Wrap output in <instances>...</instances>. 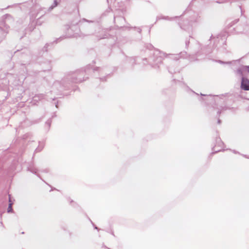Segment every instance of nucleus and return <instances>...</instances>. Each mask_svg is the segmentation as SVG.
<instances>
[{
	"instance_id": "f257e3e1",
	"label": "nucleus",
	"mask_w": 249,
	"mask_h": 249,
	"mask_svg": "<svg viewBox=\"0 0 249 249\" xmlns=\"http://www.w3.org/2000/svg\"><path fill=\"white\" fill-rule=\"evenodd\" d=\"M185 14L187 15L188 19L178 23L180 28L184 30H189L190 27L195 26L200 21V16L198 13L187 10L185 12Z\"/></svg>"
},
{
	"instance_id": "f03ea898",
	"label": "nucleus",
	"mask_w": 249,
	"mask_h": 249,
	"mask_svg": "<svg viewBox=\"0 0 249 249\" xmlns=\"http://www.w3.org/2000/svg\"><path fill=\"white\" fill-rule=\"evenodd\" d=\"M92 69V71L95 72L96 71H99L100 72L103 73V69L100 68H95L92 69L91 66L89 65L86 67V68L84 71L83 70H77L71 75H69L67 79H71V82L73 83H79L86 80L84 77V73L88 72Z\"/></svg>"
},
{
	"instance_id": "7ed1b4c3",
	"label": "nucleus",
	"mask_w": 249,
	"mask_h": 249,
	"mask_svg": "<svg viewBox=\"0 0 249 249\" xmlns=\"http://www.w3.org/2000/svg\"><path fill=\"white\" fill-rule=\"evenodd\" d=\"M184 53H181L179 54H166L163 52H161L159 51H156L154 53V56L156 57V59H152L153 63H150V64L154 66V65H157L159 63H160L162 61V57L163 56L167 58H169L171 59L177 60L181 57H184Z\"/></svg>"
},
{
	"instance_id": "20e7f679",
	"label": "nucleus",
	"mask_w": 249,
	"mask_h": 249,
	"mask_svg": "<svg viewBox=\"0 0 249 249\" xmlns=\"http://www.w3.org/2000/svg\"><path fill=\"white\" fill-rule=\"evenodd\" d=\"M210 40L211 41L213 42L214 47L215 48L217 47V49H220V47H222L223 49H226V47H225L226 40L225 35H219L216 37H213V36H212Z\"/></svg>"
},
{
	"instance_id": "39448f33",
	"label": "nucleus",
	"mask_w": 249,
	"mask_h": 249,
	"mask_svg": "<svg viewBox=\"0 0 249 249\" xmlns=\"http://www.w3.org/2000/svg\"><path fill=\"white\" fill-rule=\"evenodd\" d=\"M64 80L62 82L56 81L52 87L51 92H53L56 94H59L61 91L65 89L67 86L64 85Z\"/></svg>"
},
{
	"instance_id": "423d86ee",
	"label": "nucleus",
	"mask_w": 249,
	"mask_h": 249,
	"mask_svg": "<svg viewBox=\"0 0 249 249\" xmlns=\"http://www.w3.org/2000/svg\"><path fill=\"white\" fill-rule=\"evenodd\" d=\"M216 144L213 147V150L215 152L220 151L222 150L223 142L221 141L220 138H217L216 139Z\"/></svg>"
},
{
	"instance_id": "0eeeda50",
	"label": "nucleus",
	"mask_w": 249,
	"mask_h": 249,
	"mask_svg": "<svg viewBox=\"0 0 249 249\" xmlns=\"http://www.w3.org/2000/svg\"><path fill=\"white\" fill-rule=\"evenodd\" d=\"M241 88L244 90H249V80L244 77H242Z\"/></svg>"
},
{
	"instance_id": "6e6552de",
	"label": "nucleus",
	"mask_w": 249,
	"mask_h": 249,
	"mask_svg": "<svg viewBox=\"0 0 249 249\" xmlns=\"http://www.w3.org/2000/svg\"><path fill=\"white\" fill-rule=\"evenodd\" d=\"M44 98V95L42 94H37L32 97V105H36L37 103L41 101Z\"/></svg>"
},
{
	"instance_id": "1a4fd4ad",
	"label": "nucleus",
	"mask_w": 249,
	"mask_h": 249,
	"mask_svg": "<svg viewBox=\"0 0 249 249\" xmlns=\"http://www.w3.org/2000/svg\"><path fill=\"white\" fill-rule=\"evenodd\" d=\"M41 65L42 71H50L52 69L51 61H47L46 63H42L41 64Z\"/></svg>"
},
{
	"instance_id": "9d476101",
	"label": "nucleus",
	"mask_w": 249,
	"mask_h": 249,
	"mask_svg": "<svg viewBox=\"0 0 249 249\" xmlns=\"http://www.w3.org/2000/svg\"><path fill=\"white\" fill-rule=\"evenodd\" d=\"M38 145L37 147L36 148V149L34 151V154L40 152L43 149L45 143L43 141H39L37 142Z\"/></svg>"
},
{
	"instance_id": "9b49d317",
	"label": "nucleus",
	"mask_w": 249,
	"mask_h": 249,
	"mask_svg": "<svg viewBox=\"0 0 249 249\" xmlns=\"http://www.w3.org/2000/svg\"><path fill=\"white\" fill-rule=\"evenodd\" d=\"M177 18V17H175V18ZM174 18H170L168 16H159L157 17L156 20L158 21L160 19L171 20H173Z\"/></svg>"
},
{
	"instance_id": "f8f14e48",
	"label": "nucleus",
	"mask_w": 249,
	"mask_h": 249,
	"mask_svg": "<svg viewBox=\"0 0 249 249\" xmlns=\"http://www.w3.org/2000/svg\"><path fill=\"white\" fill-rule=\"evenodd\" d=\"M229 109V108L226 106H221L220 108H217V115L219 116L222 111H225Z\"/></svg>"
},
{
	"instance_id": "ddd939ff",
	"label": "nucleus",
	"mask_w": 249,
	"mask_h": 249,
	"mask_svg": "<svg viewBox=\"0 0 249 249\" xmlns=\"http://www.w3.org/2000/svg\"><path fill=\"white\" fill-rule=\"evenodd\" d=\"M52 123V120L51 119H48L45 123V128L47 131H49L51 124Z\"/></svg>"
},
{
	"instance_id": "4468645a",
	"label": "nucleus",
	"mask_w": 249,
	"mask_h": 249,
	"mask_svg": "<svg viewBox=\"0 0 249 249\" xmlns=\"http://www.w3.org/2000/svg\"><path fill=\"white\" fill-rule=\"evenodd\" d=\"M9 204L8 208L7 209V212H8V213H11V212H12V211H13L12 207V205H13V203L12 202L10 196H9Z\"/></svg>"
},
{
	"instance_id": "2eb2a0df",
	"label": "nucleus",
	"mask_w": 249,
	"mask_h": 249,
	"mask_svg": "<svg viewBox=\"0 0 249 249\" xmlns=\"http://www.w3.org/2000/svg\"><path fill=\"white\" fill-rule=\"evenodd\" d=\"M125 21V19L123 17H114V22L115 23H117L119 21L120 22H124Z\"/></svg>"
},
{
	"instance_id": "dca6fc26",
	"label": "nucleus",
	"mask_w": 249,
	"mask_h": 249,
	"mask_svg": "<svg viewBox=\"0 0 249 249\" xmlns=\"http://www.w3.org/2000/svg\"><path fill=\"white\" fill-rule=\"evenodd\" d=\"M32 173L35 174L36 175L37 177L40 178V174L38 172V170L37 169L35 168V167L32 166Z\"/></svg>"
},
{
	"instance_id": "f3484780",
	"label": "nucleus",
	"mask_w": 249,
	"mask_h": 249,
	"mask_svg": "<svg viewBox=\"0 0 249 249\" xmlns=\"http://www.w3.org/2000/svg\"><path fill=\"white\" fill-rule=\"evenodd\" d=\"M49 46H50V44H49L47 43V44H45V45L44 46V47L42 49V52H43L42 55L43 54V53L45 52H47Z\"/></svg>"
},
{
	"instance_id": "a211bd4d",
	"label": "nucleus",
	"mask_w": 249,
	"mask_h": 249,
	"mask_svg": "<svg viewBox=\"0 0 249 249\" xmlns=\"http://www.w3.org/2000/svg\"><path fill=\"white\" fill-rule=\"evenodd\" d=\"M85 36V35H81V34H79L78 33H74L72 35H70V36H69V37H77V36Z\"/></svg>"
},
{
	"instance_id": "6ab92c4d",
	"label": "nucleus",
	"mask_w": 249,
	"mask_h": 249,
	"mask_svg": "<svg viewBox=\"0 0 249 249\" xmlns=\"http://www.w3.org/2000/svg\"><path fill=\"white\" fill-rule=\"evenodd\" d=\"M57 5V1L56 0H54V2H53V4L49 7V9L50 10L53 9L54 7L56 6Z\"/></svg>"
},
{
	"instance_id": "aec40b11",
	"label": "nucleus",
	"mask_w": 249,
	"mask_h": 249,
	"mask_svg": "<svg viewBox=\"0 0 249 249\" xmlns=\"http://www.w3.org/2000/svg\"><path fill=\"white\" fill-rule=\"evenodd\" d=\"M244 71H247L249 73V66H244L243 67Z\"/></svg>"
},
{
	"instance_id": "412c9836",
	"label": "nucleus",
	"mask_w": 249,
	"mask_h": 249,
	"mask_svg": "<svg viewBox=\"0 0 249 249\" xmlns=\"http://www.w3.org/2000/svg\"><path fill=\"white\" fill-rule=\"evenodd\" d=\"M187 91L188 92H192V93L194 94H196L197 95H198V94L195 92V91H194L193 90H192V89H191L190 88H187Z\"/></svg>"
},
{
	"instance_id": "4be33fe9",
	"label": "nucleus",
	"mask_w": 249,
	"mask_h": 249,
	"mask_svg": "<svg viewBox=\"0 0 249 249\" xmlns=\"http://www.w3.org/2000/svg\"><path fill=\"white\" fill-rule=\"evenodd\" d=\"M237 73L241 75H243V72L241 69H238L237 70Z\"/></svg>"
},
{
	"instance_id": "5701e85b",
	"label": "nucleus",
	"mask_w": 249,
	"mask_h": 249,
	"mask_svg": "<svg viewBox=\"0 0 249 249\" xmlns=\"http://www.w3.org/2000/svg\"><path fill=\"white\" fill-rule=\"evenodd\" d=\"M74 29L78 30V27L77 26H72L70 29L68 30V31L69 32L70 30H73Z\"/></svg>"
},
{
	"instance_id": "b1692460",
	"label": "nucleus",
	"mask_w": 249,
	"mask_h": 249,
	"mask_svg": "<svg viewBox=\"0 0 249 249\" xmlns=\"http://www.w3.org/2000/svg\"><path fill=\"white\" fill-rule=\"evenodd\" d=\"M169 72H170L171 73H175L176 71L174 70H172V68H169Z\"/></svg>"
},
{
	"instance_id": "393cba45",
	"label": "nucleus",
	"mask_w": 249,
	"mask_h": 249,
	"mask_svg": "<svg viewBox=\"0 0 249 249\" xmlns=\"http://www.w3.org/2000/svg\"><path fill=\"white\" fill-rule=\"evenodd\" d=\"M40 172H44V173H48L49 172V169L46 168V169H45L44 170L40 171Z\"/></svg>"
},
{
	"instance_id": "a878e982",
	"label": "nucleus",
	"mask_w": 249,
	"mask_h": 249,
	"mask_svg": "<svg viewBox=\"0 0 249 249\" xmlns=\"http://www.w3.org/2000/svg\"><path fill=\"white\" fill-rule=\"evenodd\" d=\"M106 36H107V35H105L104 36L99 37L98 39H103V38H105L106 37Z\"/></svg>"
},
{
	"instance_id": "bb28decb",
	"label": "nucleus",
	"mask_w": 249,
	"mask_h": 249,
	"mask_svg": "<svg viewBox=\"0 0 249 249\" xmlns=\"http://www.w3.org/2000/svg\"><path fill=\"white\" fill-rule=\"evenodd\" d=\"M147 48H148L149 49L151 50L152 49V48L153 47V46L151 44H149L147 46Z\"/></svg>"
},
{
	"instance_id": "cd10ccee",
	"label": "nucleus",
	"mask_w": 249,
	"mask_h": 249,
	"mask_svg": "<svg viewBox=\"0 0 249 249\" xmlns=\"http://www.w3.org/2000/svg\"><path fill=\"white\" fill-rule=\"evenodd\" d=\"M100 80H101V81H106V79H105V77H100Z\"/></svg>"
},
{
	"instance_id": "c85d7f7f",
	"label": "nucleus",
	"mask_w": 249,
	"mask_h": 249,
	"mask_svg": "<svg viewBox=\"0 0 249 249\" xmlns=\"http://www.w3.org/2000/svg\"><path fill=\"white\" fill-rule=\"evenodd\" d=\"M135 28H137L138 32H139L140 33L141 32L142 30L140 28H136V27H135Z\"/></svg>"
},
{
	"instance_id": "c756f323",
	"label": "nucleus",
	"mask_w": 249,
	"mask_h": 249,
	"mask_svg": "<svg viewBox=\"0 0 249 249\" xmlns=\"http://www.w3.org/2000/svg\"><path fill=\"white\" fill-rule=\"evenodd\" d=\"M58 102H57L56 103H55V107L56 108L58 107Z\"/></svg>"
},
{
	"instance_id": "7c9ffc66",
	"label": "nucleus",
	"mask_w": 249,
	"mask_h": 249,
	"mask_svg": "<svg viewBox=\"0 0 249 249\" xmlns=\"http://www.w3.org/2000/svg\"><path fill=\"white\" fill-rule=\"evenodd\" d=\"M189 43V41H186V42H185V44H186V46L187 47L188 46V44Z\"/></svg>"
},
{
	"instance_id": "2f4dec72",
	"label": "nucleus",
	"mask_w": 249,
	"mask_h": 249,
	"mask_svg": "<svg viewBox=\"0 0 249 249\" xmlns=\"http://www.w3.org/2000/svg\"><path fill=\"white\" fill-rule=\"evenodd\" d=\"M218 63H219L220 64H224V63H225V62L222 61L221 60H218Z\"/></svg>"
},
{
	"instance_id": "473e14b6",
	"label": "nucleus",
	"mask_w": 249,
	"mask_h": 249,
	"mask_svg": "<svg viewBox=\"0 0 249 249\" xmlns=\"http://www.w3.org/2000/svg\"><path fill=\"white\" fill-rule=\"evenodd\" d=\"M217 123L218 124H221V120L220 119H218V121H217Z\"/></svg>"
},
{
	"instance_id": "72a5a7b5",
	"label": "nucleus",
	"mask_w": 249,
	"mask_h": 249,
	"mask_svg": "<svg viewBox=\"0 0 249 249\" xmlns=\"http://www.w3.org/2000/svg\"><path fill=\"white\" fill-rule=\"evenodd\" d=\"M32 142H33V141H32ZM37 143L34 142V145L36 146Z\"/></svg>"
},
{
	"instance_id": "f704fd0d",
	"label": "nucleus",
	"mask_w": 249,
	"mask_h": 249,
	"mask_svg": "<svg viewBox=\"0 0 249 249\" xmlns=\"http://www.w3.org/2000/svg\"><path fill=\"white\" fill-rule=\"evenodd\" d=\"M198 99H199V101H202V100H204V99L202 98V97H199Z\"/></svg>"
},
{
	"instance_id": "c9c22d12",
	"label": "nucleus",
	"mask_w": 249,
	"mask_h": 249,
	"mask_svg": "<svg viewBox=\"0 0 249 249\" xmlns=\"http://www.w3.org/2000/svg\"><path fill=\"white\" fill-rule=\"evenodd\" d=\"M93 226H94V229L98 230V228L96 226H94V225H93Z\"/></svg>"
},
{
	"instance_id": "e433bc0d",
	"label": "nucleus",
	"mask_w": 249,
	"mask_h": 249,
	"mask_svg": "<svg viewBox=\"0 0 249 249\" xmlns=\"http://www.w3.org/2000/svg\"><path fill=\"white\" fill-rule=\"evenodd\" d=\"M201 96H207V95L203 94H202V93L201 94Z\"/></svg>"
},
{
	"instance_id": "4c0bfd02",
	"label": "nucleus",
	"mask_w": 249,
	"mask_h": 249,
	"mask_svg": "<svg viewBox=\"0 0 249 249\" xmlns=\"http://www.w3.org/2000/svg\"><path fill=\"white\" fill-rule=\"evenodd\" d=\"M212 110H214L215 108L214 107H213L212 108H211Z\"/></svg>"
},
{
	"instance_id": "58836bf2",
	"label": "nucleus",
	"mask_w": 249,
	"mask_h": 249,
	"mask_svg": "<svg viewBox=\"0 0 249 249\" xmlns=\"http://www.w3.org/2000/svg\"><path fill=\"white\" fill-rule=\"evenodd\" d=\"M52 100H54L55 99V97H54V98H51Z\"/></svg>"
},
{
	"instance_id": "ea45409f",
	"label": "nucleus",
	"mask_w": 249,
	"mask_h": 249,
	"mask_svg": "<svg viewBox=\"0 0 249 249\" xmlns=\"http://www.w3.org/2000/svg\"><path fill=\"white\" fill-rule=\"evenodd\" d=\"M101 32H104L105 31H104L103 30H101Z\"/></svg>"
},
{
	"instance_id": "a19ab883",
	"label": "nucleus",
	"mask_w": 249,
	"mask_h": 249,
	"mask_svg": "<svg viewBox=\"0 0 249 249\" xmlns=\"http://www.w3.org/2000/svg\"><path fill=\"white\" fill-rule=\"evenodd\" d=\"M233 153H236V152L235 151H233Z\"/></svg>"
}]
</instances>
